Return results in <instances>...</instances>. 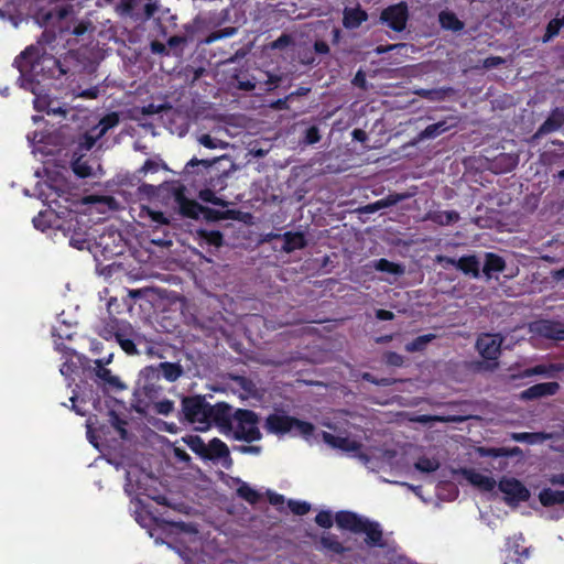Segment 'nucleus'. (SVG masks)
Masks as SVG:
<instances>
[{
	"mask_svg": "<svg viewBox=\"0 0 564 564\" xmlns=\"http://www.w3.org/2000/svg\"><path fill=\"white\" fill-rule=\"evenodd\" d=\"M259 423L260 416L254 411L240 408L236 409L232 431L228 433L227 437L248 444L258 442L262 438Z\"/></svg>",
	"mask_w": 564,
	"mask_h": 564,
	"instance_id": "nucleus-5",
	"label": "nucleus"
},
{
	"mask_svg": "<svg viewBox=\"0 0 564 564\" xmlns=\"http://www.w3.org/2000/svg\"><path fill=\"white\" fill-rule=\"evenodd\" d=\"M237 33V28L235 26H227L214 32H210L206 39L204 40V43L212 44L218 40L230 37Z\"/></svg>",
	"mask_w": 564,
	"mask_h": 564,
	"instance_id": "nucleus-44",
	"label": "nucleus"
},
{
	"mask_svg": "<svg viewBox=\"0 0 564 564\" xmlns=\"http://www.w3.org/2000/svg\"><path fill=\"white\" fill-rule=\"evenodd\" d=\"M184 443L193 451L196 455H198L202 459H204V455L207 454V444H205L204 440L198 435H188L183 437Z\"/></svg>",
	"mask_w": 564,
	"mask_h": 564,
	"instance_id": "nucleus-38",
	"label": "nucleus"
},
{
	"mask_svg": "<svg viewBox=\"0 0 564 564\" xmlns=\"http://www.w3.org/2000/svg\"><path fill=\"white\" fill-rule=\"evenodd\" d=\"M564 371V362L560 364H540L535 365L534 367L527 368L523 371L524 377H531V376H549L553 377L554 373Z\"/></svg>",
	"mask_w": 564,
	"mask_h": 564,
	"instance_id": "nucleus-26",
	"label": "nucleus"
},
{
	"mask_svg": "<svg viewBox=\"0 0 564 564\" xmlns=\"http://www.w3.org/2000/svg\"><path fill=\"white\" fill-rule=\"evenodd\" d=\"M207 454L204 455V460H221L226 469L232 467L234 460L230 456V451L225 442L218 437H214L206 446Z\"/></svg>",
	"mask_w": 564,
	"mask_h": 564,
	"instance_id": "nucleus-14",
	"label": "nucleus"
},
{
	"mask_svg": "<svg viewBox=\"0 0 564 564\" xmlns=\"http://www.w3.org/2000/svg\"><path fill=\"white\" fill-rule=\"evenodd\" d=\"M414 466L422 473H433L438 469L440 463L434 458L422 456L416 460Z\"/></svg>",
	"mask_w": 564,
	"mask_h": 564,
	"instance_id": "nucleus-46",
	"label": "nucleus"
},
{
	"mask_svg": "<svg viewBox=\"0 0 564 564\" xmlns=\"http://www.w3.org/2000/svg\"><path fill=\"white\" fill-rule=\"evenodd\" d=\"M73 357L65 358V361L61 365V373L65 377H72L77 371V365L72 360Z\"/></svg>",
	"mask_w": 564,
	"mask_h": 564,
	"instance_id": "nucleus-54",
	"label": "nucleus"
},
{
	"mask_svg": "<svg viewBox=\"0 0 564 564\" xmlns=\"http://www.w3.org/2000/svg\"><path fill=\"white\" fill-rule=\"evenodd\" d=\"M502 339L498 335L485 334L477 339L476 347L482 358L497 360Z\"/></svg>",
	"mask_w": 564,
	"mask_h": 564,
	"instance_id": "nucleus-15",
	"label": "nucleus"
},
{
	"mask_svg": "<svg viewBox=\"0 0 564 564\" xmlns=\"http://www.w3.org/2000/svg\"><path fill=\"white\" fill-rule=\"evenodd\" d=\"M499 490L506 495L508 503H519L528 501L530 491L528 488L516 478L503 477L498 484Z\"/></svg>",
	"mask_w": 564,
	"mask_h": 564,
	"instance_id": "nucleus-11",
	"label": "nucleus"
},
{
	"mask_svg": "<svg viewBox=\"0 0 564 564\" xmlns=\"http://www.w3.org/2000/svg\"><path fill=\"white\" fill-rule=\"evenodd\" d=\"M210 406L203 395H192L182 399L183 419L195 425L198 431H207L210 427Z\"/></svg>",
	"mask_w": 564,
	"mask_h": 564,
	"instance_id": "nucleus-6",
	"label": "nucleus"
},
{
	"mask_svg": "<svg viewBox=\"0 0 564 564\" xmlns=\"http://www.w3.org/2000/svg\"><path fill=\"white\" fill-rule=\"evenodd\" d=\"M375 269L380 272H387L395 275L403 273V268L400 264L384 258H381L375 262Z\"/></svg>",
	"mask_w": 564,
	"mask_h": 564,
	"instance_id": "nucleus-40",
	"label": "nucleus"
},
{
	"mask_svg": "<svg viewBox=\"0 0 564 564\" xmlns=\"http://www.w3.org/2000/svg\"><path fill=\"white\" fill-rule=\"evenodd\" d=\"M479 264L476 256H463L456 261V268L473 278H479Z\"/></svg>",
	"mask_w": 564,
	"mask_h": 564,
	"instance_id": "nucleus-29",
	"label": "nucleus"
},
{
	"mask_svg": "<svg viewBox=\"0 0 564 564\" xmlns=\"http://www.w3.org/2000/svg\"><path fill=\"white\" fill-rule=\"evenodd\" d=\"M511 437L513 441H517V442H525V443L532 444L536 440V434L529 433V432L513 433Z\"/></svg>",
	"mask_w": 564,
	"mask_h": 564,
	"instance_id": "nucleus-60",
	"label": "nucleus"
},
{
	"mask_svg": "<svg viewBox=\"0 0 564 564\" xmlns=\"http://www.w3.org/2000/svg\"><path fill=\"white\" fill-rule=\"evenodd\" d=\"M46 213L40 212L35 217H33L32 223L35 228L41 229L44 231L46 228L50 227V224L44 219Z\"/></svg>",
	"mask_w": 564,
	"mask_h": 564,
	"instance_id": "nucleus-61",
	"label": "nucleus"
},
{
	"mask_svg": "<svg viewBox=\"0 0 564 564\" xmlns=\"http://www.w3.org/2000/svg\"><path fill=\"white\" fill-rule=\"evenodd\" d=\"M210 426L215 425L224 435L232 431V423L236 417V409L226 402H217L210 406Z\"/></svg>",
	"mask_w": 564,
	"mask_h": 564,
	"instance_id": "nucleus-7",
	"label": "nucleus"
},
{
	"mask_svg": "<svg viewBox=\"0 0 564 564\" xmlns=\"http://www.w3.org/2000/svg\"><path fill=\"white\" fill-rule=\"evenodd\" d=\"M67 12L64 8H51V9H44L41 8L35 13V20L41 26H50L54 25L56 22H59L66 17Z\"/></svg>",
	"mask_w": 564,
	"mask_h": 564,
	"instance_id": "nucleus-19",
	"label": "nucleus"
},
{
	"mask_svg": "<svg viewBox=\"0 0 564 564\" xmlns=\"http://www.w3.org/2000/svg\"><path fill=\"white\" fill-rule=\"evenodd\" d=\"M119 123V117L116 112L106 115L100 120L101 133H105L109 129L113 128Z\"/></svg>",
	"mask_w": 564,
	"mask_h": 564,
	"instance_id": "nucleus-52",
	"label": "nucleus"
},
{
	"mask_svg": "<svg viewBox=\"0 0 564 564\" xmlns=\"http://www.w3.org/2000/svg\"><path fill=\"white\" fill-rule=\"evenodd\" d=\"M264 429L274 435L294 433V435L305 438L312 436L315 431V426L311 422L299 420L284 412L270 413L265 419Z\"/></svg>",
	"mask_w": 564,
	"mask_h": 564,
	"instance_id": "nucleus-4",
	"label": "nucleus"
},
{
	"mask_svg": "<svg viewBox=\"0 0 564 564\" xmlns=\"http://www.w3.org/2000/svg\"><path fill=\"white\" fill-rule=\"evenodd\" d=\"M409 19V9L405 2L387 7L381 11L380 21L391 30L401 32L405 29Z\"/></svg>",
	"mask_w": 564,
	"mask_h": 564,
	"instance_id": "nucleus-8",
	"label": "nucleus"
},
{
	"mask_svg": "<svg viewBox=\"0 0 564 564\" xmlns=\"http://www.w3.org/2000/svg\"><path fill=\"white\" fill-rule=\"evenodd\" d=\"M72 170L74 174L80 178H86L91 175L93 169L87 161L82 158H77L72 162Z\"/></svg>",
	"mask_w": 564,
	"mask_h": 564,
	"instance_id": "nucleus-43",
	"label": "nucleus"
},
{
	"mask_svg": "<svg viewBox=\"0 0 564 564\" xmlns=\"http://www.w3.org/2000/svg\"><path fill=\"white\" fill-rule=\"evenodd\" d=\"M426 219L440 226H448L459 220V214L455 210L429 212Z\"/></svg>",
	"mask_w": 564,
	"mask_h": 564,
	"instance_id": "nucleus-28",
	"label": "nucleus"
},
{
	"mask_svg": "<svg viewBox=\"0 0 564 564\" xmlns=\"http://www.w3.org/2000/svg\"><path fill=\"white\" fill-rule=\"evenodd\" d=\"M109 421L111 425L115 427V430L119 433L120 437L122 440H126L128 435L126 429L128 422L113 410L109 411Z\"/></svg>",
	"mask_w": 564,
	"mask_h": 564,
	"instance_id": "nucleus-41",
	"label": "nucleus"
},
{
	"mask_svg": "<svg viewBox=\"0 0 564 564\" xmlns=\"http://www.w3.org/2000/svg\"><path fill=\"white\" fill-rule=\"evenodd\" d=\"M558 390L560 384L556 381L541 382L521 391L520 399L523 401L538 400L544 397L554 395Z\"/></svg>",
	"mask_w": 564,
	"mask_h": 564,
	"instance_id": "nucleus-16",
	"label": "nucleus"
},
{
	"mask_svg": "<svg viewBox=\"0 0 564 564\" xmlns=\"http://www.w3.org/2000/svg\"><path fill=\"white\" fill-rule=\"evenodd\" d=\"M368 20V13L360 7L346 9L343 23L347 29H357Z\"/></svg>",
	"mask_w": 564,
	"mask_h": 564,
	"instance_id": "nucleus-24",
	"label": "nucleus"
},
{
	"mask_svg": "<svg viewBox=\"0 0 564 564\" xmlns=\"http://www.w3.org/2000/svg\"><path fill=\"white\" fill-rule=\"evenodd\" d=\"M455 124H448L446 120H442L432 124H429L419 134L420 140L434 139L442 133L448 131Z\"/></svg>",
	"mask_w": 564,
	"mask_h": 564,
	"instance_id": "nucleus-33",
	"label": "nucleus"
},
{
	"mask_svg": "<svg viewBox=\"0 0 564 564\" xmlns=\"http://www.w3.org/2000/svg\"><path fill=\"white\" fill-rule=\"evenodd\" d=\"M150 47H151V52L154 54H160V55L169 54L166 45L160 41H152L150 44Z\"/></svg>",
	"mask_w": 564,
	"mask_h": 564,
	"instance_id": "nucleus-64",
	"label": "nucleus"
},
{
	"mask_svg": "<svg viewBox=\"0 0 564 564\" xmlns=\"http://www.w3.org/2000/svg\"><path fill=\"white\" fill-rule=\"evenodd\" d=\"M384 360L388 365L394 367H401L404 362L403 356L395 351H388L384 356Z\"/></svg>",
	"mask_w": 564,
	"mask_h": 564,
	"instance_id": "nucleus-57",
	"label": "nucleus"
},
{
	"mask_svg": "<svg viewBox=\"0 0 564 564\" xmlns=\"http://www.w3.org/2000/svg\"><path fill=\"white\" fill-rule=\"evenodd\" d=\"M234 451L240 453V454H248V455H259L262 452V447L259 445H236L234 446Z\"/></svg>",
	"mask_w": 564,
	"mask_h": 564,
	"instance_id": "nucleus-53",
	"label": "nucleus"
},
{
	"mask_svg": "<svg viewBox=\"0 0 564 564\" xmlns=\"http://www.w3.org/2000/svg\"><path fill=\"white\" fill-rule=\"evenodd\" d=\"M323 441L330 447L340 449L345 453H355L358 457L367 460L368 457L361 453L362 444L349 437L337 436L329 432L322 433Z\"/></svg>",
	"mask_w": 564,
	"mask_h": 564,
	"instance_id": "nucleus-12",
	"label": "nucleus"
},
{
	"mask_svg": "<svg viewBox=\"0 0 564 564\" xmlns=\"http://www.w3.org/2000/svg\"><path fill=\"white\" fill-rule=\"evenodd\" d=\"M90 378L94 382L100 387L105 392L108 391H122L127 389V386L119 379V377L112 375L111 370L107 367L94 365L89 369Z\"/></svg>",
	"mask_w": 564,
	"mask_h": 564,
	"instance_id": "nucleus-9",
	"label": "nucleus"
},
{
	"mask_svg": "<svg viewBox=\"0 0 564 564\" xmlns=\"http://www.w3.org/2000/svg\"><path fill=\"white\" fill-rule=\"evenodd\" d=\"M231 213H232L231 210L221 212V210H217V209L204 206L200 217L203 219H205L206 221H218L221 219L229 218V214H231Z\"/></svg>",
	"mask_w": 564,
	"mask_h": 564,
	"instance_id": "nucleus-45",
	"label": "nucleus"
},
{
	"mask_svg": "<svg viewBox=\"0 0 564 564\" xmlns=\"http://www.w3.org/2000/svg\"><path fill=\"white\" fill-rule=\"evenodd\" d=\"M134 335L135 333L130 323L123 326L121 333L117 335L116 343H118L121 349L129 356H134L139 354L133 338Z\"/></svg>",
	"mask_w": 564,
	"mask_h": 564,
	"instance_id": "nucleus-21",
	"label": "nucleus"
},
{
	"mask_svg": "<svg viewBox=\"0 0 564 564\" xmlns=\"http://www.w3.org/2000/svg\"><path fill=\"white\" fill-rule=\"evenodd\" d=\"M177 200L180 204V213L182 216L192 219H198L200 217L204 207L203 205H200L194 199H188L184 196H178Z\"/></svg>",
	"mask_w": 564,
	"mask_h": 564,
	"instance_id": "nucleus-25",
	"label": "nucleus"
},
{
	"mask_svg": "<svg viewBox=\"0 0 564 564\" xmlns=\"http://www.w3.org/2000/svg\"><path fill=\"white\" fill-rule=\"evenodd\" d=\"M323 549L334 554L343 555L349 551V547L343 545L334 534L323 535L319 541Z\"/></svg>",
	"mask_w": 564,
	"mask_h": 564,
	"instance_id": "nucleus-34",
	"label": "nucleus"
},
{
	"mask_svg": "<svg viewBox=\"0 0 564 564\" xmlns=\"http://www.w3.org/2000/svg\"><path fill=\"white\" fill-rule=\"evenodd\" d=\"M294 45V39L291 34L282 33L276 40L272 41L268 47L270 50H285L286 47Z\"/></svg>",
	"mask_w": 564,
	"mask_h": 564,
	"instance_id": "nucleus-47",
	"label": "nucleus"
},
{
	"mask_svg": "<svg viewBox=\"0 0 564 564\" xmlns=\"http://www.w3.org/2000/svg\"><path fill=\"white\" fill-rule=\"evenodd\" d=\"M288 507L290 508L292 513H294L296 516H304V514L308 513L311 510V505L308 502L293 500V499H290L288 501Z\"/></svg>",
	"mask_w": 564,
	"mask_h": 564,
	"instance_id": "nucleus-50",
	"label": "nucleus"
},
{
	"mask_svg": "<svg viewBox=\"0 0 564 564\" xmlns=\"http://www.w3.org/2000/svg\"><path fill=\"white\" fill-rule=\"evenodd\" d=\"M335 521L338 528L348 530L352 533H364L365 544L368 547H384L383 531L379 522L371 521L352 511H338L335 514Z\"/></svg>",
	"mask_w": 564,
	"mask_h": 564,
	"instance_id": "nucleus-3",
	"label": "nucleus"
},
{
	"mask_svg": "<svg viewBox=\"0 0 564 564\" xmlns=\"http://www.w3.org/2000/svg\"><path fill=\"white\" fill-rule=\"evenodd\" d=\"M321 140L319 130L317 127L312 126L305 132V141L308 144H315Z\"/></svg>",
	"mask_w": 564,
	"mask_h": 564,
	"instance_id": "nucleus-58",
	"label": "nucleus"
},
{
	"mask_svg": "<svg viewBox=\"0 0 564 564\" xmlns=\"http://www.w3.org/2000/svg\"><path fill=\"white\" fill-rule=\"evenodd\" d=\"M436 336L434 334H425L415 337L412 341L405 345L408 352L423 351L427 344L431 343Z\"/></svg>",
	"mask_w": 564,
	"mask_h": 564,
	"instance_id": "nucleus-39",
	"label": "nucleus"
},
{
	"mask_svg": "<svg viewBox=\"0 0 564 564\" xmlns=\"http://www.w3.org/2000/svg\"><path fill=\"white\" fill-rule=\"evenodd\" d=\"M564 126V109L563 108H554L550 116L545 119V121L538 128L534 133V138H540L542 135L552 133L557 131Z\"/></svg>",
	"mask_w": 564,
	"mask_h": 564,
	"instance_id": "nucleus-17",
	"label": "nucleus"
},
{
	"mask_svg": "<svg viewBox=\"0 0 564 564\" xmlns=\"http://www.w3.org/2000/svg\"><path fill=\"white\" fill-rule=\"evenodd\" d=\"M539 501L543 507H553L564 503V490L544 488L539 492Z\"/></svg>",
	"mask_w": 564,
	"mask_h": 564,
	"instance_id": "nucleus-30",
	"label": "nucleus"
},
{
	"mask_svg": "<svg viewBox=\"0 0 564 564\" xmlns=\"http://www.w3.org/2000/svg\"><path fill=\"white\" fill-rule=\"evenodd\" d=\"M506 262L502 257L497 253H486L482 272L487 278H491L492 273H500L505 270Z\"/></svg>",
	"mask_w": 564,
	"mask_h": 564,
	"instance_id": "nucleus-27",
	"label": "nucleus"
},
{
	"mask_svg": "<svg viewBox=\"0 0 564 564\" xmlns=\"http://www.w3.org/2000/svg\"><path fill=\"white\" fill-rule=\"evenodd\" d=\"M195 240L202 248H220L224 245V235L219 230L199 228L195 231Z\"/></svg>",
	"mask_w": 564,
	"mask_h": 564,
	"instance_id": "nucleus-18",
	"label": "nucleus"
},
{
	"mask_svg": "<svg viewBox=\"0 0 564 564\" xmlns=\"http://www.w3.org/2000/svg\"><path fill=\"white\" fill-rule=\"evenodd\" d=\"M151 411L160 415H170L174 411V402L169 399H158L151 406Z\"/></svg>",
	"mask_w": 564,
	"mask_h": 564,
	"instance_id": "nucleus-42",
	"label": "nucleus"
},
{
	"mask_svg": "<svg viewBox=\"0 0 564 564\" xmlns=\"http://www.w3.org/2000/svg\"><path fill=\"white\" fill-rule=\"evenodd\" d=\"M128 322L120 321L117 318H110L104 327L99 330V336L106 340H117V335L121 333L123 326H126Z\"/></svg>",
	"mask_w": 564,
	"mask_h": 564,
	"instance_id": "nucleus-31",
	"label": "nucleus"
},
{
	"mask_svg": "<svg viewBox=\"0 0 564 564\" xmlns=\"http://www.w3.org/2000/svg\"><path fill=\"white\" fill-rule=\"evenodd\" d=\"M13 65L20 72L21 87L34 93V86L39 84V77L58 78L66 74L61 62L50 54H40V50L28 46L14 59Z\"/></svg>",
	"mask_w": 564,
	"mask_h": 564,
	"instance_id": "nucleus-1",
	"label": "nucleus"
},
{
	"mask_svg": "<svg viewBox=\"0 0 564 564\" xmlns=\"http://www.w3.org/2000/svg\"><path fill=\"white\" fill-rule=\"evenodd\" d=\"M478 453L482 457H503V447H479Z\"/></svg>",
	"mask_w": 564,
	"mask_h": 564,
	"instance_id": "nucleus-55",
	"label": "nucleus"
},
{
	"mask_svg": "<svg viewBox=\"0 0 564 564\" xmlns=\"http://www.w3.org/2000/svg\"><path fill=\"white\" fill-rule=\"evenodd\" d=\"M116 8L121 15L134 17L138 15V10L142 4V0H113Z\"/></svg>",
	"mask_w": 564,
	"mask_h": 564,
	"instance_id": "nucleus-35",
	"label": "nucleus"
},
{
	"mask_svg": "<svg viewBox=\"0 0 564 564\" xmlns=\"http://www.w3.org/2000/svg\"><path fill=\"white\" fill-rule=\"evenodd\" d=\"M55 350L63 354L64 358L74 357L77 355L73 348L66 346L62 341L61 343L55 341Z\"/></svg>",
	"mask_w": 564,
	"mask_h": 564,
	"instance_id": "nucleus-62",
	"label": "nucleus"
},
{
	"mask_svg": "<svg viewBox=\"0 0 564 564\" xmlns=\"http://www.w3.org/2000/svg\"><path fill=\"white\" fill-rule=\"evenodd\" d=\"M276 237H280L279 235ZM284 241L282 246V250L286 253L293 252L295 250L304 249L307 245L305 235L301 231L293 232L286 231L282 236Z\"/></svg>",
	"mask_w": 564,
	"mask_h": 564,
	"instance_id": "nucleus-23",
	"label": "nucleus"
},
{
	"mask_svg": "<svg viewBox=\"0 0 564 564\" xmlns=\"http://www.w3.org/2000/svg\"><path fill=\"white\" fill-rule=\"evenodd\" d=\"M440 23L443 29L454 32H458L464 29V23L453 12H441Z\"/></svg>",
	"mask_w": 564,
	"mask_h": 564,
	"instance_id": "nucleus-36",
	"label": "nucleus"
},
{
	"mask_svg": "<svg viewBox=\"0 0 564 564\" xmlns=\"http://www.w3.org/2000/svg\"><path fill=\"white\" fill-rule=\"evenodd\" d=\"M230 379L243 391V398L256 397L258 394L257 384L251 378L241 375H232Z\"/></svg>",
	"mask_w": 564,
	"mask_h": 564,
	"instance_id": "nucleus-32",
	"label": "nucleus"
},
{
	"mask_svg": "<svg viewBox=\"0 0 564 564\" xmlns=\"http://www.w3.org/2000/svg\"><path fill=\"white\" fill-rule=\"evenodd\" d=\"M147 213L152 223H155L158 225H169L170 224L169 218L164 215L163 212L152 210L150 208H147Z\"/></svg>",
	"mask_w": 564,
	"mask_h": 564,
	"instance_id": "nucleus-56",
	"label": "nucleus"
},
{
	"mask_svg": "<svg viewBox=\"0 0 564 564\" xmlns=\"http://www.w3.org/2000/svg\"><path fill=\"white\" fill-rule=\"evenodd\" d=\"M315 522L323 529H329L334 524V517L329 510H321L315 517Z\"/></svg>",
	"mask_w": 564,
	"mask_h": 564,
	"instance_id": "nucleus-51",
	"label": "nucleus"
},
{
	"mask_svg": "<svg viewBox=\"0 0 564 564\" xmlns=\"http://www.w3.org/2000/svg\"><path fill=\"white\" fill-rule=\"evenodd\" d=\"M80 218L83 217L77 214L70 217L66 230L69 232V245L78 250H86L90 248V238Z\"/></svg>",
	"mask_w": 564,
	"mask_h": 564,
	"instance_id": "nucleus-10",
	"label": "nucleus"
},
{
	"mask_svg": "<svg viewBox=\"0 0 564 564\" xmlns=\"http://www.w3.org/2000/svg\"><path fill=\"white\" fill-rule=\"evenodd\" d=\"M238 481L240 482V486L237 488V496L250 505L258 503L261 499V495L247 482L241 481L240 479H238Z\"/></svg>",
	"mask_w": 564,
	"mask_h": 564,
	"instance_id": "nucleus-37",
	"label": "nucleus"
},
{
	"mask_svg": "<svg viewBox=\"0 0 564 564\" xmlns=\"http://www.w3.org/2000/svg\"><path fill=\"white\" fill-rule=\"evenodd\" d=\"M465 478L475 487L479 488L482 491H491L496 487V480L486 476L481 473H478L474 469L464 470Z\"/></svg>",
	"mask_w": 564,
	"mask_h": 564,
	"instance_id": "nucleus-22",
	"label": "nucleus"
},
{
	"mask_svg": "<svg viewBox=\"0 0 564 564\" xmlns=\"http://www.w3.org/2000/svg\"><path fill=\"white\" fill-rule=\"evenodd\" d=\"M153 369L156 370L158 381L163 377L169 382H175L184 373V369L178 362H160L158 366H153Z\"/></svg>",
	"mask_w": 564,
	"mask_h": 564,
	"instance_id": "nucleus-20",
	"label": "nucleus"
},
{
	"mask_svg": "<svg viewBox=\"0 0 564 564\" xmlns=\"http://www.w3.org/2000/svg\"><path fill=\"white\" fill-rule=\"evenodd\" d=\"M199 198L205 203H210L213 205L226 207L228 203L223 198L217 197L214 191L209 188L202 189L199 192Z\"/></svg>",
	"mask_w": 564,
	"mask_h": 564,
	"instance_id": "nucleus-48",
	"label": "nucleus"
},
{
	"mask_svg": "<svg viewBox=\"0 0 564 564\" xmlns=\"http://www.w3.org/2000/svg\"><path fill=\"white\" fill-rule=\"evenodd\" d=\"M531 330L546 339L564 340V321L540 319L532 324Z\"/></svg>",
	"mask_w": 564,
	"mask_h": 564,
	"instance_id": "nucleus-13",
	"label": "nucleus"
},
{
	"mask_svg": "<svg viewBox=\"0 0 564 564\" xmlns=\"http://www.w3.org/2000/svg\"><path fill=\"white\" fill-rule=\"evenodd\" d=\"M405 47H406L405 43L378 45L375 48V53L378 54V55H382V54H386V53L391 52L393 50H400V48H405Z\"/></svg>",
	"mask_w": 564,
	"mask_h": 564,
	"instance_id": "nucleus-59",
	"label": "nucleus"
},
{
	"mask_svg": "<svg viewBox=\"0 0 564 564\" xmlns=\"http://www.w3.org/2000/svg\"><path fill=\"white\" fill-rule=\"evenodd\" d=\"M561 20L555 18V19H552L547 25H546V30H545V33L543 35V42H549L551 41L553 37H555L556 35H558L560 33V30L562 28V24H561Z\"/></svg>",
	"mask_w": 564,
	"mask_h": 564,
	"instance_id": "nucleus-49",
	"label": "nucleus"
},
{
	"mask_svg": "<svg viewBox=\"0 0 564 564\" xmlns=\"http://www.w3.org/2000/svg\"><path fill=\"white\" fill-rule=\"evenodd\" d=\"M163 395V387L158 381L156 370L153 365L140 370L139 377L132 393V408L141 414L151 412L153 403Z\"/></svg>",
	"mask_w": 564,
	"mask_h": 564,
	"instance_id": "nucleus-2",
	"label": "nucleus"
},
{
	"mask_svg": "<svg viewBox=\"0 0 564 564\" xmlns=\"http://www.w3.org/2000/svg\"><path fill=\"white\" fill-rule=\"evenodd\" d=\"M267 496H268V500L270 502V505L272 506H282L285 501V498L283 495L281 494H276V492H273V491H268L267 492Z\"/></svg>",
	"mask_w": 564,
	"mask_h": 564,
	"instance_id": "nucleus-63",
	"label": "nucleus"
}]
</instances>
